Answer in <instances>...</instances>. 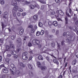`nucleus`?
Segmentation results:
<instances>
[{
	"label": "nucleus",
	"instance_id": "0e129e2a",
	"mask_svg": "<svg viewBox=\"0 0 78 78\" xmlns=\"http://www.w3.org/2000/svg\"><path fill=\"white\" fill-rule=\"evenodd\" d=\"M4 15H7L8 14V12H5L4 13Z\"/></svg>",
	"mask_w": 78,
	"mask_h": 78
},
{
	"label": "nucleus",
	"instance_id": "338daca9",
	"mask_svg": "<svg viewBox=\"0 0 78 78\" xmlns=\"http://www.w3.org/2000/svg\"><path fill=\"white\" fill-rule=\"evenodd\" d=\"M73 19L75 20H77V17H74Z\"/></svg>",
	"mask_w": 78,
	"mask_h": 78
},
{
	"label": "nucleus",
	"instance_id": "7ed1b4c3",
	"mask_svg": "<svg viewBox=\"0 0 78 78\" xmlns=\"http://www.w3.org/2000/svg\"><path fill=\"white\" fill-rule=\"evenodd\" d=\"M32 43L34 45H38L39 44V41L37 39H34L32 41Z\"/></svg>",
	"mask_w": 78,
	"mask_h": 78
},
{
	"label": "nucleus",
	"instance_id": "a19ab883",
	"mask_svg": "<svg viewBox=\"0 0 78 78\" xmlns=\"http://www.w3.org/2000/svg\"><path fill=\"white\" fill-rule=\"evenodd\" d=\"M11 30L13 31H14V30H15V27H12L11 28Z\"/></svg>",
	"mask_w": 78,
	"mask_h": 78
},
{
	"label": "nucleus",
	"instance_id": "09e8293b",
	"mask_svg": "<svg viewBox=\"0 0 78 78\" xmlns=\"http://www.w3.org/2000/svg\"><path fill=\"white\" fill-rule=\"evenodd\" d=\"M46 14L47 15H48H48H50V12L49 11H48L47 12H46Z\"/></svg>",
	"mask_w": 78,
	"mask_h": 78
},
{
	"label": "nucleus",
	"instance_id": "680f3d73",
	"mask_svg": "<svg viewBox=\"0 0 78 78\" xmlns=\"http://www.w3.org/2000/svg\"><path fill=\"white\" fill-rule=\"evenodd\" d=\"M51 14H52L54 15V14H55V12H51Z\"/></svg>",
	"mask_w": 78,
	"mask_h": 78
},
{
	"label": "nucleus",
	"instance_id": "bf43d9fd",
	"mask_svg": "<svg viewBox=\"0 0 78 78\" xmlns=\"http://www.w3.org/2000/svg\"><path fill=\"white\" fill-rule=\"evenodd\" d=\"M73 78H78V76L77 75H75L73 77Z\"/></svg>",
	"mask_w": 78,
	"mask_h": 78
},
{
	"label": "nucleus",
	"instance_id": "e2e57ef3",
	"mask_svg": "<svg viewBox=\"0 0 78 78\" xmlns=\"http://www.w3.org/2000/svg\"><path fill=\"white\" fill-rule=\"evenodd\" d=\"M56 13L58 14H59V10H57L56 12Z\"/></svg>",
	"mask_w": 78,
	"mask_h": 78
},
{
	"label": "nucleus",
	"instance_id": "4c0bfd02",
	"mask_svg": "<svg viewBox=\"0 0 78 78\" xmlns=\"http://www.w3.org/2000/svg\"><path fill=\"white\" fill-rule=\"evenodd\" d=\"M38 26L39 27H41L42 26V23L41 22H39L38 23Z\"/></svg>",
	"mask_w": 78,
	"mask_h": 78
},
{
	"label": "nucleus",
	"instance_id": "c85d7f7f",
	"mask_svg": "<svg viewBox=\"0 0 78 78\" xmlns=\"http://www.w3.org/2000/svg\"><path fill=\"white\" fill-rule=\"evenodd\" d=\"M23 29H21L19 31V33L21 35L23 34Z\"/></svg>",
	"mask_w": 78,
	"mask_h": 78
},
{
	"label": "nucleus",
	"instance_id": "6e6d98bb",
	"mask_svg": "<svg viewBox=\"0 0 78 78\" xmlns=\"http://www.w3.org/2000/svg\"><path fill=\"white\" fill-rule=\"evenodd\" d=\"M41 9H44V5H42L41 7Z\"/></svg>",
	"mask_w": 78,
	"mask_h": 78
},
{
	"label": "nucleus",
	"instance_id": "aec40b11",
	"mask_svg": "<svg viewBox=\"0 0 78 78\" xmlns=\"http://www.w3.org/2000/svg\"><path fill=\"white\" fill-rule=\"evenodd\" d=\"M37 66H38V67L39 68H41V63L40 62H38L37 63Z\"/></svg>",
	"mask_w": 78,
	"mask_h": 78
},
{
	"label": "nucleus",
	"instance_id": "b1692460",
	"mask_svg": "<svg viewBox=\"0 0 78 78\" xmlns=\"http://www.w3.org/2000/svg\"><path fill=\"white\" fill-rule=\"evenodd\" d=\"M76 60H74L73 61L72 63V64H73V65L74 66V65H75V64H76Z\"/></svg>",
	"mask_w": 78,
	"mask_h": 78
},
{
	"label": "nucleus",
	"instance_id": "3c124183",
	"mask_svg": "<svg viewBox=\"0 0 78 78\" xmlns=\"http://www.w3.org/2000/svg\"><path fill=\"white\" fill-rule=\"evenodd\" d=\"M17 51H18V52H19V51H20V50H21V49L20 48H18V49H17Z\"/></svg>",
	"mask_w": 78,
	"mask_h": 78
},
{
	"label": "nucleus",
	"instance_id": "f03ea898",
	"mask_svg": "<svg viewBox=\"0 0 78 78\" xmlns=\"http://www.w3.org/2000/svg\"><path fill=\"white\" fill-rule=\"evenodd\" d=\"M16 42L18 44V47H19L22 44V40L20 38L16 39Z\"/></svg>",
	"mask_w": 78,
	"mask_h": 78
},
{
	"label": "nucleus",
	"instance_id": "ddd939ff",
	"mask_svg": "<svg viewBox=\"0 0 78 78\" xmlns=\"http://www.w3.org/2000/svg\"><path fill=\"white\" fill-rule=\"evenodd\" d=\"M17 3V2L16 0H13L12 2V4L13 6H15V5H16V4Z\"/></svg>",
	"mask_w": 78,
	"mask_h": 78
},
{
	"label": "nucleus",
	"instance_id": "72a5a7b5",
	"mask_svg": "<svg viewBox=\"0 0 78 78\" xmlns=\"http://www.w3.org/2000/svg\"><path fill=\"white\" fill-rule=\"evenodd\" d=\"M20 65L22 67H24L25 66V65L23 64L22 62L20 63Z\"/></svg>",
	"mask_w": 78,
	"mask_h": 78
},
{
	"label": "nucleus",
	"instance_id": "052dcab7",
	"mask_svg": "<svg viewBox=\"0 0 78 78\" xmlns=\"http://www.w3.org/2000/svg\"><path fill=\"white\" fill-rule=\"evenodd\" d=\"M4 65H2L0 66V69L2 68V67H4Z\"/></svg>",
	"mask_w": 78,
	"mask_h": 78
},
{
	"label": "nucleus",
	"instance_id": "f257e3e1",
	"mask_svg": "<svg viewBox=\"0 0 78 78\" xmlns=\"http://www.w3.org/2000/svg\"><path fill=\"white\" fill-rule=\"evenodd\" d=\"M69 12L70 14H71V15H69V13L67 12V11H66V15L68 17H70V18H71V16H72L73 15V14H72L73 11H72V9H69Z\"/></svg>",
	"mask_w": 78,
	"mask_h": 78
},
{
	"label": "nucleus",
	"instance_id": "bb28decb",
	"mask_svg": "<svg viewBox=\"0 0 78 78\" xmlns=\"http://www.w3.org/2000/svg\"><path fill=\"white\" fill-rule=\"evenodd\" d=\"M38 59H39V60H43V57L41 55H39L38 57Z\"/></svg>",
	"mask_w": 78,
	"mask_h": 78
},
{
	"label": "nucleus",
	"instance_id": "5fc2aeb1",
	"mask_svg": "<svg viewBox=\"0 0 78 78\" xmlns=\"http://www.w3.org/2000/svg\"><path fill=\"white\" fill-rule=\"evenodd\" d=\"M59 34V30H57V31L56 32V34Z\"/></svg>",
	"mask_w": 78,
	"mask_h": 78
},
{
	"label": "nucleus",
	"instance_id": "e433bc0d",
	"mask_svg": "<svg viewBox=\"0 0 78 78\" xmlns=\"http://www.w3.org/2000/svg\"><path fill=\"white\" fill-rule=\"evenodd\" d=\"M31 32L32 33H34V31H35L34 29V28H32L31 30Z\"/></svg>",
	"mask_w": 78,
	"mask_h": 78
},
{
	"label": "nucleus",
	"instance_id": "79ce46f5",
	"mask_svg": "<svg viewBox=\"0 0 78 78\" xmlns=\"http://www.w3.org/2000/svg\"><path fill=\"white\" fill-rule=\"evenodd\" d=\"M28 28H33V26L32 25H30L29 26H28Z\"/></svg>",
	"mask_w": 78,
	"mask_h": 78
},
{
	"label": "nucleus",
	"instance_id": "5701e85b",
	"mask_svg": "<svg viewBox=\"0 0 78 78\" xmlns=\"http://www.w3.org/2000/svg\"><path fill=\"white\" fill-rule=\"evenodd\" d=\"M10 47L12 48V50H14V48H15V46H14V45L13 44H10Z\"/></svg>",
	"mask_w": 78,
	"mask_h": 78
},
{
	"label": "nucleus",
	"instance_id": "13d9d810",
	"mask_svg": "<svg viewBox=\"0 0 78 78\" xmlns=\"http://www.w3.org/2000/svg\"><path fill=\"white\" fill-rule=\"evenodd\" d=\"M76 56L77 58H78V52L76 53Z\"/></svg>",
	"mask_w": 78,
	"mask_h": 78
},
{
	"label": "nucleus",
	"instance_id": "473e14b6",
	"mask_svg": "<svg viewBox=\"0 0 78 78\" xmlns=\"http://www.w3.org/2000/svg\"><path fill=\"white\" fill-rule=\"evenodd\" d=\"M38 2H39L40 3H43V4H45L46 3L45 1H43L40 0H39Z\"/></svg>",
	"mask_w": 78,
	"mask_h": 78
},
{
	"label": "nucleus",
	"instance_id": "a878e982",
	"mask_svg": "<svg viewBox=\"0 0 78 78\" xmlns=\"http://www.w3.org/2000/svg\"><path fill=\"white\" fill-rule=\"evenodd\" d=\"M30 70H33V66L31 64H29L28 66Z\"/></svg>",
	"mask_w": 78,
	"mask_h": 78
},
{
	"label": "nucleus",
	"instance_id": "6e6552de",
	"mask_svg": "<svg viewBox=\"0 0 78 78\" xmlns=\"http://www.w3.org/2000/svg\"><path fill=\"white\" fill-rule=\"evenodd\" d=\"M5 50L6 51H11L12 49H11V47H10V46L8 45H7L6 46Z\"/></svg>",
	"mask_w": 78,
	"mask_h": 78
},
{
	"label": "nucleus",
	"instance_id": "4468645a",
	"mask_svg": "<svg viewBox=\"0 0 78 78\" xmlns=\"http://www.w3.org/2000/svg\"><path fill=\"white\" fill-rule=\"evenodd\" d=\"M53 25L55 27L58 26V22L56 21H54L52 23Z\"/></svg>",
	"mask_w": 78,
	"mask_h": 78
},
{
	"label": "nucleus",
	"instance_id": "423d86ee",
	"mask_svg": "<svg viewBox=\"0 0 78 78\" xmlns=\"http://www.w3.org/2000/svg\"><path fill=\"white\" fill-rule=\"evenodd\" d=\"M70 39L71 41H73L75 39V33H73V35H72L70 37Z\"/></svg>",
	"mask_w": 78,
	"mask_h": 78
},
{
	"label": "nucleus",
	"instance_id": "f8f14e48",
	"mask_svg": "<svg viewBox=\"0 0 78 78\" xmlns=\"http://www.w3.org/2000/svg\"><path fill=\"white\" fill-rule=\"evenodd\" d=\"M53 61L55 64H57V65H59V62H58V60H57L56 59H54L53 60Z\"/></svg>",
	"mask_w": 78,
	"mask_h": 78
},
{
	"label": "nucleus",
	"instance_id": "37998d69",
	"mask_svg": "<svg viewBox=\"0 0 78 78\" xmlns=\"http://www.w3.org/2000/svg\"><path fill=\"white\" fill-rule=\"evenodd\" d=\"M28 46L29 47H31L32 46V44L31 43H29L28 44Z\"/></svg>",
	"mask_w": 78,
	"mask_h": 78
},
{
	"label": "nucleus",
	"instance_id": "2f4dec72",
	"mask_svg": "<svg viewBox=\"0 0 78 78\" xmlns=\"http://www.w3.org/2000/svg\"><path fill=\"white\" fill-rule=\"evenodd\" d=\"M40 34H41V33L39 31L36 32V35L37 36H39Z\"/></svg>",
	"mask_w": 78,
	"mask_h": 78
},
{
	"label": "nucleus",
	"instance_id": "1a4fd4ad",
	"mask_svg": "<svg viewBox=\"0 0 78 78\" xmlns=\"http://www.w3.org/2000/svg\"><path fill=\"white\" fill-rule=\"evenodd\" d=\"M2 71L5 73H8V70L7 68H4L2 69Z\"/></svg>",
	"mask_w": 78,
	"mask_h": 78
},
{
	"label": "nucleus",
	"instance_id": "a211bd4d",
	"mask_svg": "<svg viewBox=\"0 0 78 78\" xmlns=\"http://www.w3.org/2000/svg\"><path fill=\"white\" fill-rule=\"evenodd\" d=\"M59 14H60V15L62 16H64V12H63L61 10H59Z\"/></svg>",
	"mask_w": 78,
	"mask_h": 78
},
{
	"label": "nucleus",
	"instance_id": "c756f323",
	"mask_svg": "<svg viewBox=\"0 0 78 78\" xmlns=\"http://www.w3.org/2000/svg\"><path fill=\"white\" fill-rule=\"evenodd\" d=\"M16 36L15 35H12L11 37V39H12V40H14V39H16Z\"/></svg>",
	"mask_w": 78,
	"mask_h": 78
},
{
	"label": "nucleus",
	"instance_id": "9b49d317",
	"mask_svg": "<svg viewBox=\"0 0 78 78\" xmlns=\"http://www.w3.org/2000/svg\"><path fill=\"white\" fill-rule=\"evenodd\" d=\"M70 34V32H64V33H63V36H64V37L66 36H69V35H70V34Z\"/></svg>",
	"mask_w": 78,
	"mask_h": 78
},
{
	"label": "nucleus",
	"instance_id": "58836bf2",
	"mask_svg": "<svg viewBox=\"0 0 78 78\" xmlns=\"http://www.w3.org/2000/svg\"><path fill=\"white\" fill-rule=\"evenodd\" d=\"M10 70L11 73L13 74V75H14V71H13V70H12V69H10Z\"/></svg>",
	"mask_w": 78,
	"mask_h": 78
},
{
	"label": "nucleus",
	"instance_id": "774afa93",
	"mask_svg": "<svg viewBox=\"0 0 78 78\" xmlns=\"http://www.w3.org/2000/svg\"><path fill=\"white\" fill-rule=\"evenodd\" d=\"M29 75H30V76H33V73L32 72H31L30 73H29Z\"/></svg>",
	"mask_w": 78,
	"mask_h": 78
},
{
	"label": "nucleus",
	"instance_id": "6ab92c4d",
	"mask_svg": "<svg viewBox=\"0 0 78 78\" xmlns=\"http://www.w3.org/2000/svg\"><path fill=\"white\" fill-rule=\"evenodd\" d=\"M14 73L16 75H18L19 74H20V71L18 70H16L15 71Z\"/></svg>",
	"mask_w": 78,
	"mask_h": 78
},
{
	"label": "nucleus",
	"instance_id": "8fccbe9b",
	"mask_svg": "<svg viewBox=\"0 0 78 78\" xmlns=\"http://www.w3.org/2000/svg\"><path fill=\"white\" fill-rule=\"evenodd\" d=\"M17 16H20L21 14L20 12H18L17 13Z\"/></svg>",
	"mask_w": 78,
	"mask_h": 78
},
{
	"label": "nucleus",
	"instance_id": "de8ad7c7",
	"mask_svg": "<svg viewBox=\"0 0 78 78\" xmlns=\"http://www.w3.org/2000/svg\"><path fill=\"white\" fill-rule=\"evenodd\" d=\"M48 31H46L45 33V35H48Z\"/></svg>",
	"mask_w": 78,
	"mask_h": 78
},
{
	"label": "nucleus",
	"instance_id": "412c9836",
	"mask_svg": "<svg viewBox=\"0 0 78 78\" xmlns=\"http://www.w3.org/2000/svg\"><path fill=\"white\" fill-rule=\"evenodd\" d=\"M18 8L19 7L17 6H15L14 7L13 9L14 11H15L16 12V11H17V9H18Z\"/></svg>",
	"mask_w": 78,
	"mask_h": 78
},
{
	"label": "nucleus",
	"instance_id": "c9c22d12",
	"mask_svg": "<svg viewBox=\"0 0 78 78\" xmlns=\"http://www.w3.org/2000/svg\"><path fill=\"white\" fill-rule=\"evenodd\" d=\"M44 34V31L42 30L40 32V34L41 35H43Z\"/></svg>",
	"mask_w": 78,
	"mask_h": 78
},
{
	"label": "nucleus",
	"instance_id": "ea45409f",
	"mask_svg": "<svg viewBox=\"0 0 78 78\" xmlns=\"http://www.w3.org/2000/svg\"><path fill=\"white\" fill-rule=\"evenodd\" d=\"M9 58H6L5 59V62H7V63H8L9 62Z\"/></svg>",
	"mask_w": 78,
	"mask_h": 78
},
{
	"label": "nucleus",
	"instance_id": "f3484780",
	"mask_svg": "<svg viewBox=\"0 0 78 78\" xmlns=\"http://www.w3.org/2000/svg\"><path fill=\"white\" fill-rule=\"evenodd\" d=\"M29 8L31 9H34V6L33 5L30 4L29 5Z\"/></svg>",
	"mask_w": 78,
	"mask_h": 78
},
{
	"label": "nucleus",
	"instance_id": "0eeeda50",
	"mask_svg": "<svg viewBox=\"0 0 78 78\" xmlns=\"http://www.w3.org/2000/svg\"><path fill=\"white\" fill-rule=\"evenodd\" d=\"M1 23H2V30H3V29L4 28H5V27H6V26H7V25H6L8 24V21H6L5 22V23L6 25H4V24H3V23L2 22Z\"/></svg>",
	"mask_w": 78,
	"mask_h": 78
},
{
	"label": "nucleus",
	"instance_id": "c03bdc74",
	"mask_svg": "<svg viewBox=\"0 0 78 78\" xmlns=\"http://www.w3.org/2000/svg\"><path fill=\"white\" fill-rule=\"evenodd\" d=\"M55 2L57 3H59L60 1L59 0H55Z\"/></svg>",
	"mask_w": 78,
	"mask_h": 78
},
{
	"label": "nucleus",
	"instance_id": "49530a36",
	"mask_svg": "<svg viewBox=\"0 0 78 78\" xmlns=\"http://www.w3.org/2000/svg\"><path fill=\"white\" fill-rule=\"evenodd\" d=\"M66 41L67 42H69L70 40L69 39H67L66 40Z\"/></svg>",
	"mask_w": 78,
	"mask_h": 78
},
{
	"label": "nucleus",
	"instance_id": "4be33fe9",
	"mask_svg": "<svg viewBox=\"0 0 78 78\" xmlns=\"http://www.w3.org/2000/svg\"><path fill=\"white\" fill-rule=\"evenodd\" d=\"M47 69V67L45 66H42L41 67V69L42 70H45Z\"/></svg>",
	"mask_w": 78,
	"mask_h": 78
},
{
	"label": "nucleus",
	"instance_id": "9d476101",
	"mask_svg": "<svg viewBox=\"0 0 78 78\" xmlns=\"http://www.w3.org/2000/svg\"><path fill=\"white\" fill-rule=\"evenodd\" d=\"M10 66L13 70H16V68L15 66L14 65V64H11Z\"/></svg>",
	"mask_w": 78,
	"mask_h": 78
},
{
	"label": "nucleus",
	"instance_id": "2eb2a0df",
	"mask_svg": "<svg viewBox=\"0 0 78 78\" xmlns=\"http://www.w3.org/2000/svg\"><path fill=\"white\" fill-rule=\"evenodd\" d=\"M38 16L37 15H34L33 16V19L34 20H37V19H38Z\"/></svg>",
	"mask_w": 78,
	"mask_h": 78
},
{
	"label": "nucleus",
	"instance_id": "dca6fc26",
	"mask_svg": "<svg viewBox=\"0 0 78 78\" xmlns=\"http://www.w3.org/2000/svg\"><path fill=\"white\" fill-rule=\"evenodd\" d=\"M11 51V53L12 55H16V52L14 51V49H12Z\"/></svg>",
	"mask_w": 78,
	"mask_h": 78
},
{
	"label": "nucleus",
	"instance_id": "864d4df0",
	"mask_svg": "<svg viewBox=\"0 0 78 78\" xmlns=\"http://www.w3.org/2000/svg\"><path fill=\"white\" fill-rule=\"evenodd\" d=\"M3 39H0V42H1V43H2L3 42Z\"/></svg>",
	"mask_w": 78,
	"mask_h": 78
},
{
	"label": "nucleus",
	"instance_id": "cd10ccee",
	"mask_svg": "<svg viewBox=\"0 0 78 78\" xmlns=\"http://www.w3.org/2000/svg\"><path fill=\"white\" fill-rule=\"evenodd\" d=\"M53 36L51 35H48L47 36L48 38H50V39H51V38H53Z\"/></svg>",
	"mask_w": 78,
	"mask_h": 78
},
{
	"label": "nucleus",
	"instance_id": "603ef678",
	"mask_svg": "<svg viewBox=\"0 0 78 78\" xmlns=\"http://www.w3.org/2000/svg\"><path fill=\"white\" fill-rule=\"evenodd\" d=\"M47 49H46L44 51H43L44 53H48V52H47Z\"/></svg>",
	"mask_w": 78,
	"mask_h": 78
},
{
	"label": "nucleus",
	"instance_id": "a18cd8bd",
	"mask_svg": "<svg viewBox=\"0 0 78 78\" xmlns=\"http://www.w3.org/2000/svg\"><path fill=\"white\" fill-rule=\"evenodd\" d=\"M51 46L52 47H55V43L52 42L51 44Z\"/></svg>",
	"mask_w": 78,
	"mask_h": 78
},
{
	"label": "nucleus",
	"instance_id": "39448f33",
	"mask_svg": "<svg viewBox=\"0 0 78 78\" xmlns=\"http://www.w3.org/2000/svg\"><path fill=\"white\" fill-rule=\"evenodd\" d=\"M61 45L62 46H63V49L65 51L67 50L68 49H67V46H66V45L65 44V41H63L61 42Z\"/></svg>",
	"mask_w": 78,
	"mask_h": 78
},
{
	"label": "nucleus",
	"instance_id": "20e7f679",
	"mask_svg": "<svg viewBox=\"0 0 78 78\" xmlns=\"http://www.w3.org/2000/svg\"><path fill=\"white\" fill-rule=\"evenodd\" d=\"M27 52H25L23 53L22 58L24 60H27V59H28V57L27 56Z\"/></svg>",
	"mask_w": 78,
	"mask_h": 78
},
{
	"label": "nucleus",
	"instance_id": "393cba45",
	"mask_svg": "<svg viewBox=\"0 0 78 78\" xmlns=\"http://www.w3.org/2000/svg\"><path fill=\"white\" fill-rule=\"evenodd\" d=\"M65 20L66 22V24H67V23H68V18H67V16H66Z\"/></svg>",
	"mask_w": 78,
	"mask_h": 78
},
{
	"label": "nucleus",
	"instance_id": "7c9ffc66",
	"mask_svg": "<svg viewBox=\"0 0 78 78\" xmlns=\"http://www.w3.org/2000/svg\"><path fill=\"white\" fill-rule=\"evenodd\" d=\"M0 3L2 5H3V4L5 3V2L3 0H0Z\"/></svg>",
	"mask_w": 78,
	"mask_h": 78
},
{
	"label": "nucleus",
	"instance_id": "69168bd1",
	"mask_svg": "<svg viewBox=\"0 0 78 78\" xmlns=\"http://www.w3.org/2000/svg\"><path fill=\"white\" fill-rule=\"evenodd\" d=\"M55 29H52V33H55Z\"/></svg>",
	"mask_w": 78,
	"mask_h": 78
},
{
	"label": "nucleus",
	"instance_id": "f704fd0d",
	"mask_svg": "<svg viewBox=\"0 0 78 78\" xmlns=\"http://www.w3.org/2000/svg\"><path fill=\"white\" fill-rule=\"evenodd\" d=\"M48 25L50 27L51 26V25H52V22L51 21L49 22H48Z\"/></svg>",
	"mask_w": 78,
	"mask_h": 78
},
{
	"label": "nucleus",
	"instance_id": "4d7b16f0",
	"mask_svg": "<svg viewBox=\"0 0 78 78\" xmlns=\"http://www.w3.org/2000/svg\"><path fill=\"white\" fill-rule=\"evenodd\" d=\"M32 58H33V56H31V57H30L29 59V61H30Z\"/></svg>",
	"mask_w": 78,
	"mask_h": 78
}]
</instances>
